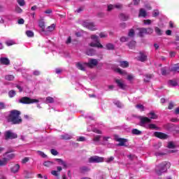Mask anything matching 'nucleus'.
I'll list each match as a JSON object with an SVG mask.
<instances>
[{
    "instance_id": "obj_1",
    "label": "nucleus",
    "mask_w": 179,
    "mask_h": 179,
    "mask_svg": "<svg viewBox=\"0 0 179 179\" xmlns=\"http://www.w3.org/2000/svg\"><path fill=\"white\" fill-rule=\"evenodd\" d=\"M22 113L20 110L16 109L12 110L9 112L8 115L6 117L8 122H10L13 125H19L23 122V119L20 117Z\"/></svg>"
},
{
    "instance_id": "obj_2",
    "label": "nucleus",
    "mask_w": 179,
    "mask_h": 179,
    "mask_svg": "<svg viewBox=\"0 0 179 179\" xmlns=\"http://www.w3.org/2000/svg\"><path fill=\"white\" fill-rule=\"evenodd\" d=\"M171 164L169 162H164L155 167V173L157 176H162L163 173L167 172V169H170Z\"/></svg>"
},
{
    "instance_id": "obj_3",
    "label": "nucleus",
    "mask_w": 179,
    "mask_h": 179,
    "mask_svg": "<svg viewBox=\"0 0 179 179\" xmlns=\"http://www.w3.org/2000/svg\"><path fill=\"white\" fill-rule=\"evenodd\" d=\"M38 99H31L30 97L24 96L19 100L21 104H34V103H38Z\"/></svg>"
},
{
    "instance_id": "obj_4",
    "label": "nucleus",
    "mask_w": 179,
    "mask_h": 179,
    "mask_svg": "<svg viewBox=\"0 0 179 179\" xmlns=\"http://www.w3.org/2000/svg\"><path fill=\"white\" fill-rule=\"evenodd\" d=\"M5 141H9V139L17 138V134L13 132L11 130H8L4 133Z\"/></svg>"
},
{
    "instance_id": "obj_5",
    "label": "nucleus",
    "mask_w": 179,
    "mask_h": 179,
    "mask_svg": "<svg viewBox=\"0 0 179 179\" xmlns=\"http://www.w3.org/2000/svg\"><path fill=\"white\" fill-rule=\"evenodd\" d=\"M83 27H86V29H88V30H91V31H95V30H97V28H96V24H94V22H89L87 21H84L83 22Z\"/></svg>"
},
{
    "instance_id": "obj_6",
    "label": "nucleus",
    "mask_w": 179,
    "mask_h": 179,
    "mask_svg": "<svg viewBox=\"0 0 179 179\" xmlns=\"http://www.w3.org/2000/svg\"><path fill=\"white\" fill-rule=\"evenodd\" d=\"M103 162H104V157L99 156H92L89 159L90 163H103Z\"/></svg>"
},
{
    "instance_id": "obj_7",
    "label": "nucleus",
    "mask_w": 179,
    "mask_h": 179,
    "mask_svg": "<svg viewBox=\"0 0 179 179\" xmlns=\"http://www.w3.org/2000/svg\"><path fill=\"white\" fill-rule=\"evenodd\" d=\"M99 62L96 59H90L88 62H86L85 65L90 69H93L94 66H97Z\"/></svg>"
},
{
    "instance_id": "obj_8",
    "label": "nucleus",
    "mask_w": 179,
    "mask_h": 179,
    "mask_svg": "<svg viewBox=\"0 0 179 179\" xmlns=\"http://www.w3.org/2000/svg\"><path fill=\"white\" fill-rule=\"evenodd\" d=\"M139 120L141 127H143L145 124H150V122H152L150 118L148 117L140 116Z\"/></svg>"
},
{
    "instance_id": "obj_9",
    "label": "nucleus",
    "mask_w": 179,
    "mask_h": 179,
    "mask_svg": "<svg viewBox=\"0 0 179 179\" xmlns=\"http://www.w3.org/2000/svg\"><path fill=\"white\" fill-rule=\"evenodd\" d=\"M115 83L117 85L119 89H122V90H125L127 89V85L124 83V81L122 79H115Z\"/></svg>"
},
{
    "instance_id": "obj_10",
    "label": "nucleus",
    "mask_w": 179,
    "mask_h": 179,
    "mask_svg": "<svg viewBox=\"0 0 179 179\" xmlns=\"http://www.w3.org/2000/svg\"><path fill=\"white\" fill-rule=\"evenodd\" d=\"M115 141L116 142H119L117 146H127L125 143L128 142V140H127L126 138H118V136H115Z\"/></svg>"
},
{
    "instance_id": "obj_11",
    "label": "nucleus",
    "mask_w": 179,
    "mask_h": 179,
    "mask_svg": "<svg viewBox=\"0 0 179 179\" xmlns=\"http://www.w3.org/2000/svg\"><path fill=\"white\" fill-rule=\"evenodd\" d=\"M154 136L156 138H159V139H167L168 136L167 134L160 132V131H155L154 133Z\"/></svg>"
},
{
    "instance_id": "obj_12",
    "label": "nucleus",
    "mask_w": 179,
    "mask_h": 179,
    "mask_svg": "<svg viewBox=\"0 0 179 179\" xmlns=\"http://www.w3.org/2000/svg\"><path fill=\"white\" fill-rule=\"evenodd\" d=\"M86 62H84V63H80V62H77L76 64V68H78V69H79L80 71H86V66H87L86 65Z\"/></svg>"
},
{
    "instance_id": "obj_13",
    "label": "nucleus",
    "mask_w": 179,
    "mask_h": 179,
    "mask_svg": "<svg viewBox=\"0 0 179 179\" xmlns=\"http://www.w3.org/2000/svg\"><path fill=\"white\" fill-rule=\"evenodd\" d=\"M140 56L138 57V61L141 62H145V61H148V56L145 55L143 52H140Z\"/></svg>"
},
{
    "instance_id": "obj_14",
    "label": "nucleus",
    "mask_w": 179,
    "mask_h": 179,
    "mask_svg": "<svg viewBox=\"0 0 179 179\" xmlns=\"http://www.w3.org/2000/svg\"><path fill=\"white\" fill-rule=\"evenodd\" d=\"M0 64L2 65H9V64H10V61H9V59L6 57H1L0 58Z\"/></svg>"
},
{
    "instance_id": "obj_15",
    "label": "nucleus",
    "mask_w": 179,
    "mask_h": 179,
    "mask_svg": "<svg viewBox=\"0 0 179 179\" xmlns=\"http://www.w3.org/2000/svg\"><path fill=\"white\" fill-rule=\"evenodd\" d=\"M90 47H96L97 48H103V45H101V43H100L99 41H96V43H90Z\"/></svg>"
},
{
    "instance_id": "obj_16",
    "label": "nucleus",
    "mask_w": 179,
    "mask_h": 179,
    "mask_svg": "<svg viewBox=\"0 0 179 179\" xmlns=\"http://www.w3.org/2000/svg\"><path fill=\"white\" fill-rule=\"evenodd\" d=\"M39 27L41 29V31H45V22H44V20H41L38 23Z\"/></svg>"
},
{
    "instance_id": "obj_17",
    "label": "nucleus",
    "mask_w": 179,
    "mask_h": 179,
    "mask_svg": "<svg viewBox=\"0 0 179 179\" xmlns=\"http://www.w3.org/2000/svg\"><path fill=\"white\" fill-rule=\"evenodd\" d=\"M9 152H6L3 154V156H6V159L8 162H9V160H12V159H13V157H15V154L13 153H10V154H8Z\"/></svg>"
},
{
    "instance_id": "obj_18",
    "label": "nucleus",
    "mask_w": 179,
    "mask_h": 179,
    "mask_svg": "<svg viewBox=\"0 0 179 179\" xmlns=\"http://www.w3.org/2000/svg\"><path fill=\"white\" fill-rule=\"evenodd\" d=\"M148 117H150V120H157L158 116L155 113V112L151 111L148 114Z\"/></svg>"
},
{
    "instance_id": "obj_19",
    "label": "nucleus",
    "mask_w": 179,
    "mask_h": 179,
    "mask_svg": "<svg viewBox=\"0 0 179 179\" xmlns=\"http://www.w3.org/2000/svg\"><path fill=\"white\" fill-rule=\"evenodd\" d=\"M147 15L146 10L143 8H141L138 13V17H146Z\"/></svg>"
},
{
    "instance_id": "obj_20",
    "label": "nucleus",
    "mask_w": 179,
    "mask_h": 179,
    "mask_svg": "<svg viewBox=\"0 0 179 179\" xmlns=\"http://www.w3.org/2000/svg\"><path fill=\"white\" fill-rule=\"evenodd\" d=\"M119 17H120V20H122L123 22H127V20H128V19H129V16L127 15L124 13H120Z\"/></svg>"
},
{
    "instance_id": "obj_21",
    "label": "nucleus",
    "mask_w": 179,
    "mask_h": 179,
    "mask_svg": "<svg viewBox=\"0 0 179 179\" xmlns=\"http://www.w3.org/2000/svg\"><path fill=\"white\" fill-rule=\"evenodd\" d=\"M19 169H20V165L17 164L11 167L10 170L12 173H17L19 171Z\"/></svg>"
},
{
    "instance_id": "obj_22",
    "label": "nucleus",
    "mask_w": 179,
    "mask_h": 179,
    "mask_svg": "<svg viewBox=\"0 0 179 179\" xmlns=\"http://www.w3.org/2000/svg\"><path fill=\"white\" fill-rule=\"evenodd\" d=\"M120 66H121V68H128L129 63L127 61H121L120 62Z\"/></svg>"
},
{
    "instance_id": "obj_23",
    "label": "nucleus",
    "mask_w": 179,
    "mask_h": 179,
    "mask_svg": "<svg viewBox=\"0 0 179 179\" xmlns=\"http://www.w3.org/2000/svg\"><path fill=\"white\" fill-rule=\"evenodd\" d=\"M129 48H130V50H134V48H135L136 45V41H130L128 44H127Z\"/></svg>"
},
{
    "instance_id": "obj_24",
    "label": "nucleus",
    "mask_w": 179,
    "mask_h": 179,
    "mask_svg": "<svg viewBox=\"0 0 179 179\" xmlns=\"http://www.w3.org/2000/svg\"><path fill=\"white\" fill-rule=\"evenodd\" d=\"M138 30H139L138 36H140V37H143V36L146 34V28H140L138 29Z\"/></svg>"
},
{
    "instance_id": "obj_25",
    "label": "nucleus",
    "mask_w": 179,
    "mask_h": 179,
    "mask_svg": "<svg viewBox=\"0 0 179 179\" xmlns=\"http://www.w3.org/2000/svg\"><path fill=\"white\" fill-rule=\"evenodd\" d=\"M86 54L90 57H93V55L96 54V51L94 50V49H88L86 51Z\"/></svg>"
},
{
    "instance_id": "obj_26",
    "label": "nucleus",
    "mask_w": 179,
    "mask_h": 179,
    "mask_svg": "<svg viewBox=\"0 0 179 179\" xmlns=\"http://www.w3.org/2000/svg\"><path fill=\"white\" fill-rule=\"evenodd\" d=\"M171 72H178L179 73V64H176L171 68Z\"/></svg>"
},
{
    "instance_id": "obj_27",
    "label": "nucleus",
    "mask_w": 179,
    "mask_h": 179,
    "mask_svg": "<svg viewBox=\"0 0 179 179\" xmlns=\"http://www.w3.org/2000/svg\"><path fill=\"white\" fill-rule=\"evenodd\" d=\"M87 171H90V169H89L87 166H82L80 168V172L83 174L87 173Z\"/></svg>"
},
{
    "instance_id": "obj_28",
    "label": "nucleus",
    "mask_w": 179,
    "mask_h": 179,
    "mask_svg": "<svg viewBox=\"0 0 179 179\" xmlns=\"http://www.w3.org/2000/svg\"><path fill=\"white\" fill-rule=\"evenodd\" d=\"M60 138L64 141H68L69 139H72V136H69V134H63L60 136Z\"/></svg>"
},
{
    "instance_id": "obj_29",
    "label": "nucleus",
    "mask_w": 179,
    "mask_h": 179,
    "mask_svg": "<svg viewBox=\"0 0 179 179\" xmlns=\"http://www.w3.org/2000/svg\"><path fill=\"white\" fill-rule=\"evenodd\" d=\"M55 162H59V164H62V166H64V167H65V169H66V167H67L66 162L63 161L62 159H55Z\"/></svg>"
},
{
    "instance_id": "obj_30",
    "label": "nucleus",
    "mask_w": 179,
    "mask_h": 179,
    "mask_svg": "<svg viewBox=\"0 0 179 179\" xmlns=\"http://www.w3.org/2000/svg\"><path fill=\"white\" fill-rule=\"evenodd\" d=\"M106 48L108 50H115V46H114V44L113 43H108L106 45Z\"/></svg>"
},
{
    "instance_id": "obj_31",
    "label": "nucleus",
    "mask_w": 179,
    "mask_h": 179,
    "mask_svg": "<svg viewBox=\"0 0 179 179\" xmlns=\"http://www.w3.org/2000/svg\"><path fill=\"white\" fill-rule=\"evenodd\" d=\"M6 164H8V159L4 157L0 160V167L6 166Z\"/></svg>"
},
{
    "instance_id": "obj_32",
    "label": "nucleus",
    "mask_w": 179,
    "mask_h": 179,
    "mask_svg": "<svg viewBox=\"0 0 179 179\" xmlns=\"http://www.w3.org/2000/svg\"><path fill=\"white\" fill-rule=\"evenodd\" d=\"M131 134L133 135H141L142 134V131L141 130H138V129H133L131 130Z\"/></svg>"
},
{
    "instance_id": "obj_33",
    "label": "nucleus",
    "mask_w": 179,
    "mask_h": 179,
    "mask_svg": "<svg viewBox=\"0 0 179 179\" xmlns=\"http://www.w3.org/2000/svg\"><path fill=\"white\" fill-rule=\"evenodd\" d=\"M6 80L12 81L15 80V76L13 75H6L5 76Z\"/></svg>"
},
{
    "instance_id": "obj_34",
    "label": "nucleus",
    "mask_w": 179,
    "mask_h": 179,
    "mask_svg": "<svg viewBox=\"0 0 179 179\" xmlns=\"http://www.w3.org/2000/svg\"><path fill=\"white\" fill-rule=\"evenodd\" d=\"M135 36V30L134 29H130L128 33V37H131L133 38V37Z\"/></svg>"
},
{
    "instance_id": "obj_35",
    "label": "nucleus",
    "mask_w": 179,
    "mask_h": 179,
    "mask_svg": "<svg viewBox=\"0 0 179 179\" xmlns=\"http://www.w3.org/2000/svg\"><path fill=\"white\" fill-rule=\"evenodd\" d=\"M116 72H117V73H120V75H127V71H125V70H122L120 68L116 69Z\"/></svg>"
},
{
    "instance_id": "obj_36",
    "label": "nucleus",
    "mask_w": 179,
    "mask_h": 179,
    "mask_svg": "<svg viewBox=\"0 0 179 179\" xmlns=\"http://www.w3.org/2000/svg\"><path fill=\"white\" fill-rule=\"evenodd\" d=\"M146 79H144V82H146L147 83H149V80L153 78V75L152 74H146L145 75Z\"/></svg>"
},
{
    "instance_id": "obj_37",
    "label": "nucleus",
    "mask_w": 179,
    "mask_h": 179,
    "mask_svg": "<svg viewBox=\"0 0 179 179\" xmlns=\"http://www.w3.org/2000/svg\"><path fill=\"white\" fill-rule=\"evenodd\" d=\"M8 96L10 99H12V97H15V96H16V91L12 90L10 92H8Z\"/></svg>"
},
{
    "instance_id": "obj_38",
    "label": "nucleus",
    "mask_w": 179,
    "mask_h": 179,
    "mask_svg": "<svg viewBox=\"0 0 179 179\" xmlns=\"http://www.w3.org/2000/svg\"><path fill=\"white\" fill-rule=\"evenodd\" d=\"M6 44L8 47H10V45H15V44H16V42H15L14 41L10 40V41H7L6 42Z\"/></svg>"
},
{
    "instance_id": "obj_39",
    "label": "nucleus",
    "mask_w": 179,
    "mask_h": 179,
    "mask_svg": "<svg viewBox=\"0 0 179 179\" xmlns=\"http://www.w3.org/2000/svg\"><path fill=\"white\" fill-rule=\"evenodd\" d=\"M148 128L150 129H156L157 131L159 130V127H157V126H156L155 124H150L148 125Z\"/></svg>"
},
{
    "instance_id": "obj_40",
    "label": "nucleus",
    "mask_w": 179,
    "mask_h": 179,
    "mask_svg": "<svg viewBox=\"0 0 179 179\" xmlns=\"http://www.w3.org/2000/svg\"><path fill=\"white\" fill-rule=\"evenodd\" d=\"M24 173H25V178H33V175L31 174V172L25 171Z\"/></svg>"
},
{
    "instance_id": "obj_41",
    "label": "nucleus",
    "mask_w": 179,
    "mask_h": 179,
    "mask_svg": "<svg viewBox=\"0 0 179 179\" xmlns=\"http://www.w3.org/2000/svg\"><path fill=\"white\" fill-rule=\"evenodd\" d=\"M54 30H55V24H52L48 27V31H54Z\"/></svg>"
},
{
    "instance_id": "obj_42",
    "label": "nucleus",
    "mask_w": 179,
    "mask_h": 179,
    "mask_svg": "<svg viewBox=\"0 0 179 179\" xmlns=\"http://www.w3.org/2000/svg\"><path fill=\"white\" fill-rule=\"evenodd\" d=\"M155 31L157 33V36H162V29H160L159 27H156L155 28Z\"/></svg>"
},
{
    "instance_id": "obj_43",
    "label": "nucleus",
    "mask_w": 179,
    "mask_h": 179,
    "mask_svg": "<svg viewBox=\"0 0 179 179\" xmlns=\"http://www.w3.org/2000/svg\"><path fill=\"white\" fill-rule=\"evenodd\" d=\"M26 34L27 37H34V32L32 31H27Z\"/></svg>"
},
{
    "instance_id": "obj_44",
    "label": "nucleus",
    "mask_w": 179,
    "mask_h": 179,
    "mask_svg": "<svg viewBox=\"0 0 179 179\" xmlns=\"http://www.w3.org/2000/svg\"><path fill=\"white\" fill-rule=\"evenodd\" d=\"M52 164H54V163L50 161L45 162L43 163V166H45V167H50V166H52Z\"/></svg>"
},
{
    "instance_id": "obj_45",
    "label": "nucleus",
    "mask_w": 179,
    "mask_h": 179,
    "mask_svg": "<svg viewBox=\"0 0 179 179\" xmlns=\"http://www.w3.org/2000/svg\"><path fill=\"white\" fill-rule=\"evenodd\" d=\"M167 148H169V149H174L176 148V145H174V143L170 141L168 143Z\"/></svg>"
},
{
    "instance_id": "obj_46",
    "label": "nucleus",
    "mask_w": 179,
    "mask_h": 179,
    "mask_svg": "<svg viewBox=\"0 0 179 179\" xmlns=\"http://www.w3.org/2000/svg\"><path fill=\"white\" fill-rule=\"evenodd\" d=\"M54 98L51 97V96H48L46 98V103H54Z\"/></svg>"
},
{
    "instance_id": "obj_47",
    "label": "nucleus",
    "mask_w": 179,
    "mask_h": 179,
    "mask_svg": "<svg viewBox=\"0 0 179 179\" xmlns=\"http://www.w3.org/2000/svg\"><path fill=\"white\" fill-rule=\"evenodd\" d=\"M17 2L20 6H24V5H26V1H24V0H17Z\"/></svg>"
},
{
    "instance_id": "obj_48",
    "label": "nucleus",
    "mask_w": 179,
    "mask_h": 179,
    "mask_svg": "<svg viewBox=\"0 0 179 179\" xmlns=\"http://www.w3.org/2000/svg\"><path fill=\"white\" fill-rule=\"evenodd\" d=\"M120 41H121V43H125L127 41H129V38L125 37V36H122L120 38Z\"/></svg>"
},
{
    "instance_id": "obj_49",
    "label": "nucleus",
    "mask_w": 179,
    "mask_h": 179,
    "mask_svg": "<svg viewBox=\"0 0 179 179\" xmlns=\"http://www.w3.org/2000/svg\"><path fill=\"white\" fill-rule=\"evenodd\" d=\"M169 84L171 85V86H178V83H177V81H174L173 80H169Z\"/></svg>"
},
{
    "instance_id": "obj_50",
    "label": "nucleus",
    "mask_w": 179,
    "mask_h": 179,
    "mask_svg": "<svg viewBox=\"0 0 179 179\" xmlns=\"http://www.w3.org/2000/svg\"><path fill=\"white\" fill-rule=\"evenodd\" d=\"M159 15H160V13L159 12V10H155L152 13L153 17H157V16H159Z\"/></svg>"
},
{
    "instance_id": "obj_51",
    "label": "nucleus",
    "mask_w": 179,
    "mask_h": 179,
    "mask_svg": "<svg viewBox=\"0 0 179 179\" xmlns=\"http://www.w3.org/2000/svg\"><path fill=\"white\" fill-rule=\"evenodd\" d=\"M136 108H139L140 110H141V111H145V106H143V105L142 104H137L136 106Z\"/></svg>"
},
{
    "instance_id": "obj_52",
    "label": "nucleus",
    "mask_w": 179,
    "mask_h": 179,
    "mask_svg": "<svg viewBox=\"0 0 179 179\" xmlns=\"http://www.w3.org/2000/svg\"><path fill=\"white\" fill-rule=\"evenodd\" d=\"M161 72L163 76H166V75H167V70L166 69V68H162Z\"/></svg>"
},
{
    "instance_id": "obj_53",
    "label": "nucleus",
    "mask_w": 179,
    "mask_h": 179,
    "mask_svg": "<svg viewBox=\"0 0 179 179\" xmlns=\"http://www.w3.org/2000/svg\"><path fill=\"white\" fill-rule=\"evenodd\" d=\"M99 37H100L101 38H106L108 37V35H107V34H106L105 32H101V33L99 34Z\"/></svg>"
},
{
    "instance_id": "obj_54",
    "label": "nucleus",
    "mask_w": 179,
    "mask_h": 179,
    "mask_svg": "<svg viewBox=\"0 0 179 179\" xmlns=\"http://www.w3.org/2000/svg\"><path fill=\"white\" fill-rule=\"evenodd\" d=\"M91 38L94 40V41H96V43L99 41V36H97V35H92Z\"/></svg>"
},
{
    "instance_id": "obj_55",
    "label": "nucleus",
    "mask_w": 179,
    "mask_h": 179,
    "mask_svg": "<svg viewBox=\"0 0 179 179\" xmlns=\"http://www.w3.org/2000/svg\"><path fill=\"white\" fill-rule=\"evenodd\" d=\"M15 12H17V13H22V12H23V10L20 7L17 6L15 7Z\"/></svg>"
},
{
    "instance_id": "obj_56",
    "label": "nucleus",
    "mask_w": 179,
    "mask_h": 179,
    "mask_svg": "<svg viewBox=\"0 0 179 179\" xmlns=\"http://www.w3.org/2000/svg\"><path fill=\"white\" fill-rule=\"evenodd\" d=\"M6 105L3 102H0V110H5Z\"/></svg>"
},
{
    "instance_id": "obj_57",
    "label": "nucleus",
    "mask_w": 179,
    "mask_h": 179,
    "mask_svg": "<svg viewBox=\"0 0 179 179\" xmlns=\"http://www.w3.org/2000/svg\"><path fill=\"white\" fill-rule=\"evenodd\" d=\"M50 152L52 155H53V156H58V151H57L55 149H52Z\"/></svg>"
},
{
    "instance_id": "obj_58",
    "label": "nucleus",
    "mask_w": 179,
    "mask_h": 179,
    "mask_svg": "<svg viewBox=\"0 0 179 179\" xmlns=\"http://www.w3.org/2000/svg\"><path fill=\"white\" fill-rule=\"evenodd\" d=\"M37 153L38 154L39 156H41V157H47V155L44 154L42 151L38 150Z\"/></svg>"
},
{
    "instance_id": "obj_59",
    "label": "nucleus",
    "mask_w": 179,
    "mask_h": 179,
    "mask_svg": "<svg viewBox=\"0 0 179 179\" xmlns=\"http://www.w3.org/2000/svg\"><path fill=\"white\" fill-rule=\"evenodd\" d=\"M152 33H153V29L152 28L146 29V34H152Z\"/></svg>"
},
{
    "instance_id": "obj_60",
    "label": "nucleus",
    "mask_w": 179,
    "mask_h": 179,
    "mask_svg": "<svg viewBox=\"0 0 179 179\" xmlns=\"http://www.w3.org/2000/svg\"><path fill=\"white\" fill-rule=\"evenodd\" d=\"M174 108V103L173 102H170L168 106V110H173Z\"/></svg>"
},
{
    "instance_id": "obj_61",
    "label": "nucleus",
    "mask_w": 179,
    "mask_h": 179,
    "mask_svg": "<svg viewBox=\"0 0 179 179\" xmlns=\"http://www.w3.org/2000/svg\"><path fill=\"white\" fill-rule=\"evenodd\" d=\"M93 132H94L95 134H99V135H101L103 133L98 129H93L92 130Z\"/></svg>"
},
{
    "instance_id": "obj_62",
    "label": "nucleus",
    "mask_w": 179,
    "mask_h": 179,
    "mask_svg": "<svg viewBox=\"0 0 179 179\" xmlns=\"http://www.w3.org/2000/svg\"><path fill=\"white\" fill-rule=\"evenodd\" d=\"M114 161V157H110L109 158H107V159L106 160V163H111V162Z\"/></svg>"
},
{
    "instance_id": "obj_63",
    "label": "nucleus",
    "mask_w": 179,
    "mask_h": 179,
    "mask_svg": "<svg viewBox=\"0 0 179 179\" xmlns=\"http://www.w3.org/2000/svg\"><path fill=\"white\" fill-rule=\"evenodd\" d=\"M114 5L113 4H110L108 6V12H110V10H113V9H114Z\"/></svg>"
},
{
    "instance_id": "obj_64",
    "label": "nucleus",
    "mask_w": 179,
    "mask_h": 179,
    "mask_svg": "<svg viewBox=\"0 0 179 179\" xmlns=\"http://www.w3.org/2000/svg\"><path fill=\"white\" fill-rule=\"evenodd\" d=\"M29 157H24L22 160V164H26V163H27V162H29Z\"/></svg>"
}]
</instances>
